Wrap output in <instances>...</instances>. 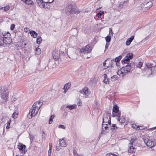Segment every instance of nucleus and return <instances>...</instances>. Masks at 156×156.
I'll use <instances>...</instances> for the list:
<instances>
[{
  "label": "nucleus",
  "instance_id": "obj_1",
  "mask_svg": "<svg viewBox=\"0 0 156 156\" xmlns=\"http://www.w3.org/2000/svg\"><path fill=\"white\" fill-rule=\"evenodd\" d=\"M40 103V101H36L34 104L27 115L29 119H31L33 117H34L37 114L41 105Z\"/></svg>",
  "mask_w": 156,
  "mask_h": 156
},
{
  "label": "nucleus",
  "instance_id": "obj_2",
  "mask_svg": "<svg viewBox=\"0 0 156 156\" xmlns=\"http://www.w3.org/2000/svg\"><path fill=\"white\" fill-rule=\"evenodd\" d=\"M127 65L122 67L120 70L118 71L117 74L119 76H123L126 75L128 72H129L130 70L131 64L130 63H127Z\"/></svg>",
  "mask_w": 156,
  "mask_h": 156
},
{
  "label": "nucleus",
  "instance_id": "obj_3",
  "mask_svg": "<svg viewBox=\"0 0 156 156\" xmlns=\"http://www.w3.org/2000/svg\"><path fill=\"white\" fill-rule=\"evenodd\" d=\"M0 94L3 101L6 102L8 100L9 91L5 87L1 88L0 90Z\"/></svg>",
  "mask_w": 156,
  "mask_h": 156
},
{
  "label": "nucleus",
  "instance_id": "obj_4",
  "mask_svg": "<svg viewBox=\"0 0 156 156\" xmlns=\"http://www.w3.org/2000/svg\"><path fill=\"white\" fill-rule=\"evenodd\" d=\"M66 12L67 13H79V10L73 6L72 4L68 5L66 9Z\"/></svg>",
  "mask_w": 156,
  "mask_h": 156
},
{
  "label": "nucleus",
  "instance_id": "obj_5",
  "mask_svg": "<svg viewBox=\"0 0 156 156\" xmlns=\"http://www.w3.org/2000/svg\"><path fill=\"white\" fill-rule=\"evenodd\" d=\"M143 140L145 144L150 148H152L154 147L156 143L153 141L150 140L148 138L144 137L143 138Z\"/></svg>",
  "mask_w": 156,
  "mask_h": 156
},
{
  "label": "nucleus",
  "instance_id": "obj_6",
  "mask_svg": "<svg viewBox=\"0 0 156 156\" xmlns=\"http://www.w3.org/2000/svg\"><path fill=\"white\" fill-rule=\"evenodd\" d=\"M115 2H118L119 4L118 6L116 7V9L118 10H120V9L123 7V4L125 3L127 4L129 2L128 0L125 1L124 0H114Z\"/></svg>",
  "mask_w": 156,
  "mask_h": 156
},
{
  "label": "nucleus",
  "instance_id": "obj_7",
  "mask_svg": "<svg viewBox=\"0 0 156 156\" xmlns=\"http://www.w3.org/2000/svg\"><path fill=\"white\" fill-rule=\"evenodd\" d=\"M133 55L132 53H129L127 54L125 58L122 60V63L124 64L128 63L130 59L133 58Z\"/></svg>",
  "mask_w": 156,
  "mask_h": 156
},
{
  "label": "nucleus",
  "instance_id": "obj_8",
  "mask_svg": "<svg viewBox=\"0 0 156 156\" xmlns=\"http://www.w3.org/2000/svg\"><path fill=\"white\" fill-rule=\"evenodd\" d=\"M145 10H147L151 7L152 4V2L149 0H146L143 3Z\"/></svg>",
  "mask_w": 156,
  "mask_h": 156
},
{
  "label": "nucleus",
  "instance_id": "obj_9",
  "mask_svg": "<svg viewBox=\"0 0 156 156\" xmlns=\"http://www.w3.org/2000/svg\"><path fill=\"white\" fill-rule=\"evenodd\" d=\"M91 50V48L88 44L86 45L84 48L80 49V51L81 53H86L87 54L90 52Z\"/></svg>",
  "mask_w": 156,
  "mask_h": 156
},
{
  "label": "nucleus",
  "instance_id": "obj_10",
  "mask_svg": "<svg viewBox=\"0 0 156 156\" xmlns=\"http://www.w3.org/2000/svg\"><path fill=\"white\" fill-rule=\"evenodd\" d=\"M108 123V126H110L111 121L110 117L108 115H104L103 118V123Z\"/></svg>",
  "mask_w": 156,
  "mask_h": 156
},
{
  "label": "nucleus",
  "instance_id": "obj_11",
  "mask_svg": "<svg viewBox=\"0 0 156 156\" xmlns=\"http://www.w3.org/2000/svg\"><path fill=\"white\" fill-rule=\"evenodd\" d=\"M36 2L39 6L41 8H45V4L47 3L48 2H44L43 0H36Z\"/></svg>",
  "mask_w": 156,
  "mask_h": 156
},
{
  "label": "nucleus",
  "instance_id": "obj_12",
  "mask_svg": "<svg viewBox=\"0 0 156 156\" xmlns=\"http://www.w3.org/2000/svg\"><path fill=\"white\" fill-rule=\"evenodd\" d=\"M115 116L119 117L118 119V121L120 123H121V124L125 122V120L124 117L120 118V113H118Z\"/></svg>",
  "mask_w": 156,
  "mask_h": 156
},
{
  "label": "nucleus",
  "instance_id": "obj_13",
  "mask_svg": "<svg viewBox=\"0 0 156 156\" xmlns=\"http://www.w3.org/2000/svg\"><path fill=\"white\" fill-rule=\"evenodd\" d=\"M53 57L54 58L58 59L60 56V53L58 51H54L52 53Z\"/></svg>",
  "mask_w": 156,
  "mask_h": 156
},
{
  "label": "nucleus",
  "instance_id": "obj_14",
  "mask_svg": "<svg viewBox=\"0 0 156 156\" xmlns=\"http://www.w3.org/2000/svg\"><path fill=\"white\" fill-rule=\"evenodd\" d=\"M3 35H4V37H3V39L2 40V45H3L4 44H9L10 43V39L8 38V37H5V35L3 34Z\"/></svg>",
  "mask_w": 156,
  "mask_h": 156
},
{
  "label": "nucleus",
  "instance_id": "obj_15",
  "mask_svg": "<svg viewBox=\"0 0 156 156\" xmlns=\"http://www.w3.org/2000/svg\"><path fill=\"white\" fill-rule=\"evenodd\" d=\"M59 142L60 146L62 147H65L66 146V144L64 138H62V139H59Z\"/></svg>",
  "mask_w": 156,
  "mask_h": 156
},
{
  "label": "nucleus",
  "instance_id": "obj_16",
  "mask_svg": "<svg viewBox=\"0 0 156 156\" xmlns=\"http://www.w3.org/2000/svg\"><path fill=\"white\" fill-rule=\"evenodd\" d=\"M134 38V36H132L129 38H128L126 41V45L128 46L130 44Z\"/></svg>",
  "mask_w": 156,
  "mask_h": 156
},
{
  "label": "nucleus",
  "instance_id": "obj_17",
  "mask_svg": "<svg viewBox=\"0 0 156 156\" xmlns=\"http://www.w3.org/2000/svg\"><path fill=\"white\" fill-rule=\"evenodd\" d=\"M80 92L85 95H88L89 94V93L88 89V88L86 87L84 88L82 91H80Z\"/></svg>",
  "mask_w": 156,
  "mask_h": 156
},
{
  "label": "nucleus",
  "instance_id": "obj_18",
  "mask_svg": "<svg viewBox=\"0 0 156 156\" xmlns=\"http://www.w3.org/2000/svg\"><path fill=\"white\" fill-rule=\"evenodd\" d=\"M128 147L129 149H128V151L129 153H133L135 152L136 149L133 146V145H129Z\"/></svg>",
  "mask_w": 156,
  "mask_h": 156
},
{
  "label": "nucleus",
  "instance_id": "obj_19",
  "mask_svg": "<svg viewBox=\"0 0 156 156\" xmlns=\"http://www.w3.org/2000/svg\"><path fill=\"white\" fill-rule=\"evenodd\" d=\"M25 146L21 143H19L18 148L20 151H23L25 148Z\"/></svg>",
  "mask_w": 156,
  "mask_h": 156
},
{
  "label": "nucleus",
  "instance_id": "obj_20",
  "mask_svg": "<svg viewBox=\"0 0 156 156\" xmlns=\"http://www.w3.org/2000/svg\"><path fill=\"white\" fill-rule=\"evenodd\" d=\"M118 128L119 127H117L115 124H112L111 126H110V130H111L112 131L114 132L115 131L117 130Z\"/></svg>",
  "mask_w": 156,
  "mask_h": 156
},
{
  "label": "nucleus",
  "instance_id": "obj_21",
  "mask_svg": "<svg viewBox=\"0 0 156 156\" xmlns=\"http://www.w3.org/2000/svg\"><path fill=\"white\" fill-rule=\"evenodd\" d=\"M144 5L142 3L140 6H137L136 10L138 11H140L142 10H143V11H144Z\"/></svg>",
  "mask_w": 156,
  "mask_h": 156
},
{
  "label": "nucleus",
  "instance_id": "obj_22",
  "mask_svg": "<svg viewBox=\"0 0 156 156\" xmlns=\"http://www.w3.org/2000/svg\"><path fill=\"white\" fill-rule=\"evenodd\" d=\"M76 54L75 53L73 52L71 55H70L69 56L70 58L72 59H75L76 58Z\"/></svg>",
  "mask_w": 156,
  "mask_h": 156
},
{
  "label": "nucleus",
  "instance_id": "obj_23",
  "mask_svg": "<svg viewBox=\"0 0 156 156\" xmlns=\"http://www.w3.org/2000/svg\"><path fill=\"white\" fill-rule=\"evenodd\" d=\"M23 1L28 5H31L34 4L33 2L31 0H23Z\"/></svg>",
  "mask_w": 156,
  "mask_h": 156
},
{
  "label": "nucleus",
  "instance_id": "obj_24",
  "mask_svg": "<svg viewBox=\"0 0 156 156\" xmlns=\"http://www.w3.org/2000/svg\"><path fill=\"white\" fill-rule=\"evenodd\" d=\"M150 70L152 74L156 75V66L152 67Z\"/></svg>",
  "mask_w": 156,
  "mask_h": 156
},
{
  "label": "nucleus",
  "instance_id": "obj_25",
  "mask_svg": "<svg viewBox=\"0 0 156 156\" xmlns=\"http://www.w3.org/2000/svg\"><path fill=\"white\" fill-rule=\"evenodd\" d=\"M71 83H68L66 84L64 87L63 89L64 90H68L70 86H71Z\"/></svg>",
  "mask_w": 156,
  "mask_h": 156
},
{
  "label": "nucleus",
  "instance_id": "obj_26",
  "mask_svg": "<svg viewBox=\"0 0 156 156\" xmlns=\"http://www.w3.org/2000/svg\"><path fill=\"white\" fill-rule=\"evenodd\" d=\"M113 112L115 113H119L118 112L119 110V108L118 106L117 105H114L113 108Z\"/></svg>",
  "mask_w": 156,
  "mask_h": 156
},
{
  "label": "nucleus",
  "instance_id": "obj_27",
  "mask_svg": "<svg viewBox=\"0 0 156 156\" xmlns=\"http://www.w3.org/2000/svg\"><path fill=\"white\" fill-rule=\"evenodd\" d=\"M132 126L133 128L136 129L137 130H142L143 129L142 127L136 126L135 124H133Z\"/></svg>",
  "mask_w": 156,
  "mask_h": 156
},
{
  "label": "nucleus",
  "instance_id": "obj_28",
  "mask_svg": "<svg viewBox=\"0 0 156 156\" xmlns=\"http://www.w3.org/2000/svg\"><path fill=\"white\" fill-rule=\"evenodd\" d=\"M108 124L103 123L102 124V129H105V130H109V126H108Z\"/></svg>",
  "mask_w": 156,
  "mask_h": 156
},
{
  "label": "nucleus",
  "instance_id": "obj_29",
  "mask_svg": "<svg viewBox=\"0 0 156 156\" xmlns=\"http://www.w3.org/2000/svg\"><path fill=\"white\" fill-rule=\"evenodd\" d=\"M30 33L31 35L34 38L36 37L37 35V33L34 31H31Z\"/></svg>",
  "mask_w": 156,
  "mask_h": 156
},
{
  "label": "nucleus",
  "instance_id": "obj_30",
  "mask_svg": "<svg viewBox=\"0 0 156 156\" xmlns=\"http://www.w3.org/2000/svg\"><path fill=\"white\" fill-rule=\"evenodd\" d=\"M18 114V112L17 111H15L12 115V117L14 119L17 118Z\"/></svg>",
  "mask_w": 156,
  "mask_h": 156
},
{
  "label": "nucleus",
  "instance_id": "obj_31",
  "mask_svg": "<svg viewBox=\"0 0 156 156\" xmlns=\"http://www.w3.org/2000/svg\"><path fill=\"white\" fill-rule=\"evenodd\" d=\"M104 12L102 10L100 11L97 15V16L99 18H101L102 15L104 14Z\"/></svg>",
  "mask_w": 156,
  "mask_h": 156
},
{
  "label": "nucleus",
  "instance_id": "obj_32",
  "mask_svg": "<svg viewBox=\"0 0 156 156\" xmlns=\"http://www.w3.org/2000/svg\"><path fill=\"white\" fill-rule=\"evenodd\" d=\"M42 41V38L41 37L38 36L37 38V43L39 44H40Z\"/></svg>",
  "mask_w": 156,
  "mask_h": 156
},
{
  "label": "nucleus",
  "instance_id": "obj_33",
  "mask_svg": "<svg viewBox=\"0 0 156 156\" xmlns=\"http://www.w3.org/2000/svg\"><path fill=\"white\" fill-rule=\"evenodd\" d=\"M4 37V35H3V34H0V45H2V40L3 39Z\"/></svg>",
  "mask_w": 156,
  "mask_h": 156
},
{
  "label": "nucleus",
  "instance_id": "obj_34",
  "mask_svg": "<svg viewBox=\"0 0 156 156\" xmlns=\"http://www.w3.org/2000/svg\"><path fill=\"white\" fill-rule=\"evenodd\" d=\"M146 66L148 69H151L153 67L152 65L150 63H147L146 64Z\"/></svg>",
  "mask_w": 156,
  "mask_h": 156
},
{
  "label": "nucleus",
  "instance_id": "obj_35",
  "mask_svg": "<svg viewBox=\"0 0 156 156\" xmlns=\"http://www.w3.org/2000/svg\"><path fill=\"white\" fill-rule=\"evenodd\" d=\"M122 58V56L121 55H120L117 57H116L115 58V62H118L119 61H120V60Z\"/></svg>",
  "mask_w": 156,
  "mask_h": 156
},
{
  "label": "nucleus",
  "instance_id": "obj_36",
  "mask_svg": "<svg viewBox=\"0 0 156 156\" xmlns=\"http://www.w3.org/2000/svg\"><path fill=\"white\" fill-rule=\"evenodd\" d=\"M118 78V77L117 75H113L111 77V80L112 81H114L115 80Z\"/></svg>",
  "mask_w": 156,
  "mask_h": 156
},
{
  "label": "nucleus",
  "instance_id": "obj_37",
  "mask_svg": "<svg viewBox=\"0 0 156 156\" xmlns=\"http://www.w3.org/2000/svg\"><path fill=\"white\" fill-rule=\"evenodd\" d=\"M105 40L107 42H109L111 40V36L108 35L105 37Z\"/></svg>",
  "mask_w": 156,
  "mask_h": 156
},
{
  "label": "nucleus",
  "instance_id": "obj_38",
  "mask_svg": "<svg viewBox=\"0 0 156 156\" xmlns=\"http://www.w3.org/2000/svg\"><path fill=\"white\" fill-rule=\"evenodd\" d=\"M66 108H68L70 110H72L76 108L75 106H73V105H68L66 107Z\"/></svg>",
  "mask_w": 156,
  "mask_h": 156
},
{
  "label": "nucleus",
  "instance_id": "obj_39",
  "mask_svg": "<svg viewBox=\"0 0 156 156\" xmlns=\"http://www.w3.org/2000/svg\"><path fill=\"white\" fill-rule=\"evenodd\" d=\"M35 51L36 52V54L37 55H39L41 53V50L39 48H36Z\"/></svg>",
  "mask_w": 156,
  "mask_h": 156
},
{
  "label": "nucleus",
  "instance_id": "obj_40",
  "mask_svg": "<svg viewBox=\"0 0 156 156\" xmlns=\"http://www.w3.org/2000/svg\"><path fill=\"white\" fill-rule=\"evenodd\" d=\"M54 115H51L49 119V123L50 124L52 123V122L53 121V119L54 118Z\"/></svg>",
  "mask_w": 156,
  "mask_h": 156
},
{
  "label": "nucleus",
  "instance_id": "obj_41",
  "mask_svg": "<svg viewBox=\"0 0 156 156\" xmlns=\"http://www.w3.org/2000/svg\"><path fill=\"white\" fill-rule=\"evenodd\" d=\"M110 79H104L103 82L106 84L110 83Z\"/></svg>",
  "mask_w": 156,
  "mask_h": 156
},
{
  "label": "nucleus",
  "instance_id": "obj_42",
  "mask_svg": "<svg viewBox=\"0 0 156 156\" xmlns=\"http://www.w3.org/2000/svg\"><path fill=\"white\" fill-rule=\"evenodd\" d=\"M135 140V139L134 138H132L130 140V143L129 144V145H133V144Z\"/></svg>",
  "mask_w": 156,
  "mask_h": 156
},
{
  "label": "nucleus",
  "instance_id": "obj_43",
  "mask_svg": "<svg viewBox=\"0 0 156 156\" xmlns=\"http://www.w3.org/2000/svg\"><path fill=\"white\" fill-rule=\"evenodd\" d=\"M143 63L141 62H139L136 65L137 67L139 68H140L142 66Z\"/></svg>",
  "mask_w": 156,
  "mask_h": 156
},
{
  "label": "nucleus",
  "instance_id": "obj_44",
  "mask_svg": "<svg viewBox=\"0 0 156 156\" xmlns=\"http://www.w3.org/2000/svg\"><path fill=\"white\" fill-rule=\"evenodd\" d=\"M4 8L5 11H6L10 9V7L9 5H8L4 7Z\"/></svg>",
  "mask_w": 156,
  "mask_h": 156
},
{
  "label": "nucleus",
  "instance_id": "obj_45",
  "mask_svg": "<svg viewBox=\"0 0 156 156\" xmlns=\"http://www.w3.org/2000/svg\"><path fill=\"white\" fill-rule=\"evenodd\" d=\"M11 122V121L10 120L7 122V125L6 127V129H8L10 128V126Z\"/></svg>",
  "mask_w": 156,
  "mask_h": 156
},
{
  "label": "nucleus",
  "instance_id": "obj_46",
  "mask_svg": "<svg viewBox=\"0 0 156 156\" xmlns=\"http://www.w3.org/2000/svg\"><path fill=\"white\" fill-rule=\"evenodd\" d=\"M42 137L43 139H44V140L45 139V134L43 131L42 132Z\"/></svg>",
  "mask_w": 156,
  "mask_h": 156
},
{
  "label": "nucleus",
  "instance_id": "obj_47",
  "mask_svg": "<svg viewBox=\"0 0 156 156\" xmlns=\"http://www.w3.org/2000/svg\"><path fill=\"white\" fill-rule=\"evenodd\" d=\"M58 127L59 128H61L63 129H65L66 128V127L64 125H59L58 126Z\"/></svg>",
  "mask_w": 156,
  "mask_h": 156
},
{
  "label": "nucleus",
  "instance_id": "obj_48",
  "mask_svg": "<svg viewBox=\"0 0 156 156\" xmlns=\"http://www.w3.org/2000/svg\"><path fill=\"white\" fill-rule=\"evenodd\" d=\"M106 156H117V155L113 154H106Z\"/></svg>",
  "mask_w": 156,
  "mask_h": 156
},
{
  "label": "nucleus",
  "instance_id": "obj_49",
  "mask_svg": "<svg viewBox=\"0 0 156 156\" xmlns=\"http://www.w3.org/2000/svg\"><path fill=\"white\" fill-rule=\"evenodd\" d=\"M27 43L26 42H23L21 44L22 47L24 48L27 44Z\"/></svg>",
  "mask_w": 156,
  "mask_h": 156
},
{
  "label": "nucleus",
  "instance_id": "obj_50",
  "mask_svg": "<svg viewBox=\"0 0 156 156\" xmlns=\"http://www.w3.org/2000/svg\"><path fill=\"white\" fill-rule=\"evenodd\" d=\"M15 25L14 24H12L11 25V27H10V29L11 30H13L15 27Z\"/></svg>",
  "mask_w": 156,
  "mask_h": 156
},
{
  "label": "nucleus",
  "instance_id": "obj_51",
  "mask_svg": "<svg viewBox=\"0 0 156 156\" xmlns=\"http://www.w3.org/2000/svg\"><path fill=\"white\" fill-rule=\"evenodd\" d=\"M107 60V59L105 61L103 62V66H105V67H106V61ZM109 66H107V67L108 68V67Z\"/></svg>",
  "mask_w": 156,
  "mask_h": 156
},
{
  "label": "nucleus",
  "instance_id": "obj_52",
  "mask_svg": "<svg viewBox=\"0 0 156 156\" xmlns=\"http://www.w3.org/2000/svg\"><path fill=\"white\" fill-rule=\"evenodd\" d=\"M108 42H107L105 46V49H107L108 47H109V44L108 43Z\"/></svg>",
  "mask_w": 156,
  "mask_h": 156
},
{
  "label": "nucleus",
  "instance_id": "obj_53",
  "mask_svg": "<svg viewBox=\"0 0 156 156\" xmlns=\"http://www.w3.org/2000/svg\"><path fill=\"white\" fill-rule=\"evenodd\" d=\"M5 36V37H9L10 35V34L9 32H7L6 34H5V33L4 34Z\"/></svg>",
  "mask_w": 156,
  "mask_h": 156
},
{
  "label": "nucleus",
  "instance_id": "obj_54",
  "mask_svg": "<svg viewBox=\"0 0 156 156\" xmlns=\"http://www.w3.org/2000/svg\"><path fill=\"white\" fill-rule=\"evenodd\" d=\"M51 150L49 149L48 150V156H51Z\"/></svg>",
  "mask_w": 156,
  "mask_h": 156
},
{
  "label": "nucleus",
  "instance_id": "obj_55",
  "mask_svg": "<svg viewBox=\"0 0 156 156\" xmlns=\"http://www.w3.org/2000/svg\"><path fill=\"white\" fill-rule=\"evenodd\" d=\"M113 33L112 30L111 28H110L109 31V34L112 35Z\"/></svg>",
  "mask_w": 156,
  "mask_h": 156
},
{
  "label": "nucleus",
  "instance_id": "obj_56",
  "mask_svg": "<svg viewBox=\"0 0 156 156\" xmlns=\"http://www.w3.org/2000/svg\"><path fill=\"white\" fill-rule=\"evenodd\" d=\"M103 76L104 78V79H109V78H108L106 74H104Z\"/></svg>",
  "mask_w": 156,
  "mask_h": 156
},
{
  "label": "nucleus",
  "instance_id": "obj_57",
  "mask_svg": "<svg viewBox=\"0 0 156 156\" xmlns=\"http://www.w3.org/2000/svg\"><path fill=\"white\" fill-rule=\"evenodd\" d=\"M49 149H51V148H52V144L51 143H50L49 144Z\"/></svg>",
  "mask_w": 156,
  "mask_h": 156
},
{
  "label": "nucleus",
  "instance_id": "obj_58",
  "mask_svg": "<svg viewBox=\"0 0 156 156\" xmlns=\"http://www.w3.org/2000/svg\"><path fill=\"white\" fill-rule=\"evenodd\" d=\"M61 148L59 147L56 146V150L58 151Z\"/></svg>",
  "mask_w": 156,
  "mask_h": 156
},
{
  "label": "nucleus",
  "instance_id": "obj_59",
  "mask_svg": "<svg viewBox=\"0 0 156 156\" xmlns=\"http://www.w3.org/2000/svg\"><path fill=\"white\" fill-rule=\"evenodd\" d=\"M82 105V102H81V101L80 102V101H79L78 103H77V105L78 106H80L81 105Z\"/></svg>",
  "mask_w": 156,
  "mask_h": 156
},
{
  "label": "nucleus",
  "instance_id": "obj_60",
  "mask_svg": "<svg viewBox=\"0 0 156 156\" xmlns=\"http://www.w3.org/2000/svg\"><path fill=\"white\" fill-rule=\"evenodd\" d=\"M48 3H51L54 0H48Z\"/></svg>",
  "mask_w": 156,
  "mask_h": 156
},
{
  "label": "nucleus",
  "instance_id": "obj_61",
  "mask_svg": "<svg viewBox=\"0 0 156 156\" xmlns=\"http://www.w3.org/2000/svg\"><path fill=\"white\" fill-rule=\"evenodd\" d=\"M29 135L30 136V140H32L33 136H32L31 135H30V134H29Z\"/></svg>",
  "mask_w": 156,
  "mask_h": 156
},
{
  "label": "nucleus",
  "instance_id": "obj_62",
  "mask_svg": "<svg viewBox=\"0 0 156 156\" xmlns=\"http://www.w3.org/2000/svg\"><path fill=\"white\" fill-rule=\"evenodd\" d=\"M27 29H28V28H25L24 29V31L27 32Z\"/></svg>",
  "mask_w": 156,
  "mask_h": 156
},
{
  "label": "nucleus",
  "instance_id": "obj_63",
  "mask_svg": "<svg viewBox=\"0 0 156 156\" xmlns=\"http://www.w3.org/2000/svg\"><path fill=\"white\" fill-rule=\"evenodd\" d=\"M68 90H64V93L65 94L67 92Z\"/></svg>",
  "mask_w": 156,
  "mask_h": 156
},
{
  "label": "nucleus",
  "instance_id": "obj_64",
  "mask_svg": "<svg viewBox=\"0 0 156 156\" xmlns=\"http://www.w3.org/2000/svg\"><path fill=\"white\" fill-rule=\"evenodd\" d=\"M16 98H14V99H13V101H16Z\"/></svg>",
  "mask_w": 156,
  "mask_h": 156
}]
</instances>
